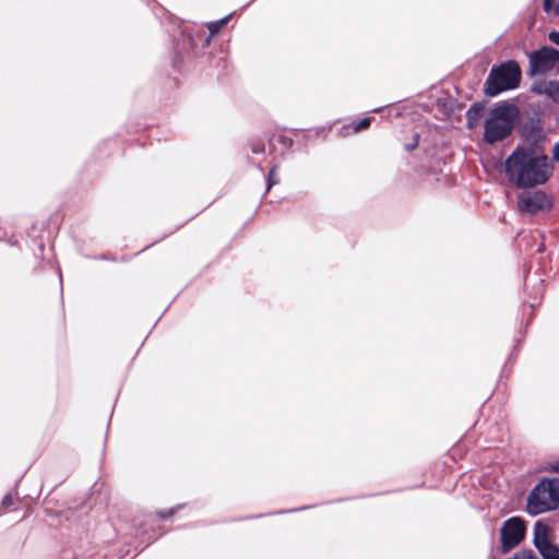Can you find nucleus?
I'll return each instance as SVG.
<instances>
[{
  "label": "nucleus",
  "mask_w": 559,
  "mask_h": 559,
  "mask_svg": "<svg viewBox=\"0 0 559 559\" xmlns=\"http://www.w3.org/2000/svg\"><path fill=\"white\" fill-rule=\"evenodd\" d=\"M552 167L546 155L534 150L518 147L504 162V173L510 183L526 189L545 183Z\"/></svg>",
  "instance_id": "nucleus-1"
},
{
  "label": "nucleus",
  "mask_w": 559,
  "mask_h": 559,
  "mask_svg": "<svg viewBox=\"0 0 559 559\" xmlns=\"http://www.w3.org/2000/svg\"><path fill=\"white\" fill-rule=\"evenodd\" d=\"M518 117L519 110L514 105L502 103L492 107L485 118V142L493 144L509 136Z\"/></svg>",
  "instance_id": "nucleus-2"
},
{
  "label": "nucleus",
  "mask_w": 559,
  "mask_h": 559,
  "mask_svg": "<svg viewBox=\"0 0 559 559\" xmlns=\"http://www.w3.org/2000/svg\"><path fill=\"white\" fill-rule=\"evenodd\" d=\"M559 504V481L557 479H543L530 493L526 510L532 515H537Z\"/></svg>",
  "instance_id": "nucleus-3"
},
{
  "label": "nucleus",
  "mask_w": 559,
  "mask_h": 559,
  "mask_svg": "<svg viewBox=\"0 0 559 559\" xmlns=\"http://www.w3.org/2000/svg\"><path fill=\"white\" fill-rule=\"evenodd\" d=\"M521 80V69L514 61L492 68L486 81V93L496 96L507 90L515 88Z\"/></svg>",
  "instance_id": "nucleus-4"
},
{
  "label": "nucleus",
  "mask_w": 559,
  "mask_h": 559,
  "mask_svg": "<svg viewBox=\"0 0 559 559\" xmlns=\"http://www.w3.org/2000/svg\"><path fill=\"white\" fill-rule=\"evenodd\" d=\"M559 62V51L550 47H543L530 55L531 76L545 75L554 70Z\"/></svg>",
  "instance_id": "nucleus-5"
},
{
  "label": "nucleus",
  "mask_w": 559,
  "mask_h": 559,
  "mask_svg": "<svg viewBox=\"0 0 559 559\" xmlns=\"http://www.w3.org/2000/svg\"><path fill=\"white\" fill-rule=\"evenodd\" d=\"M534 545L544 559H559V548L555 545V532L537 521L534 526Z\"/></svg>",
  "instance_id": "nucleus-6"
},
{
  "label": "nucleus",
  "mask_w": 559,
  "mask_h": 559,
  "mask_svg": "<svg viewBox=\"0 0 559 559\" xmlns=\"http://www.w3.org/2000/svg\"><path fill=\"white\" fill-rule=\"evenodd\" d=\"M526 525L521 518L507 520L500 530L502 551L507 552L518 546L524 539Z\"/></svg>",
  "instance_id": "nucleus-7"
},
{
  "label": "nucleus",
  "mask_w": 559,
  "mask_h": 559,
  "mask_svg": "<svg viewBox=\"0 0 559 559\" xmlns=\"http://www.w3.org/2000/svg\"><path fill=\"white\" fill-rule=\"evenodd\" d=\"M548 199L543 192H523L519 197L518 209L524 213H536L548 206Z\"/></svg>",
  "instance_id": "nucleus-8"
},
{
  "label": "nucleus",
  "mask_w": 559,
  "mask_h": 559,
  "mask_svg": "<svg viewBox=\"0 0 559 559\" xmlns=\"http://www.w3.org/2000/svg\"><path fill=\"white\" fill-rule=\"evenodd\" d=\"M534 91L547 95L555 102H557L559 97V85L554 81H540L534 85Z\"/></svg>",
  "instance_id": "nucleus-9"
},
{
  "label": "nucleus",
  "mask_w": 559,
  "mask_h": 559,
  "mask_svg": "<svg viewBox=\"0 0 559 559\" xmlns=\"http://www.w3.org/2000/svg\"><path fill=\"white\" fill-rule=\"evenodd\" d=\"M544 9L548 13H554V15L559 14V3L557 0H544Z\"/></svg>",
  "instance_id": "nucleus-10"
},
{
  "label": "nucleus",
  "mask_w": 559,
  "mask_h": 559,
  "mask_svg": "<svg viewBox=\"0 0 559 559\" xmlns=\"http://www.w3.org/2000/svg\"><path fill=\"white\" fill-rule=\"evenodd\" d=\"M508 559H538L532 550H521Z\"/></svg>",
  "instance_id": "nucleus-11"
},
{
  "label": "nucleus",
  "mask_w": 559,
  "mask_h": 559,
  "mask_svg": "<svg viewBox=\"0 0 559 559\" xmlns=\"http://www.w3.org/2000/svg\"><path fill=\"white\" fill-rule=\"evenodd\" d=\"M228 17H224L219 21L213 22L209 25V29L211 34H215L219 32V29L226 24Z\"/></svg>",
  "instance_id": "nucleus-12"
},
{
  "label": "nucleus",
  "mask_w": 559,
  "mask_h": 559,
  "mask_svg": "<svg viewBox=\"0 0 559 559\" xmlns=\"http://www.w3.org/2000/svg\"><path fill=\"white\" fill-rule=\"evenodd\" d=\"M276 170H277L276 166L272 167V169L270 170L267 189H270L273 185L278 182V179L276 178Z\"/></svg>",
  "instance_id": "nucleus-13"
},
{
  "label": "nucleus",
  "mask_w": 559,
  "mask_h": 559,
  "mask_svg": "<svg viewBox=\"0 0 559 559\" xmlns=\"http://www.w3.org/2000/svg\"><path fill=\"white\" fill-rule=\"evenodd\" d=\"M370 126V118H364L356 127L355 131L358 132L360 130L367 129Z\"/></svg>",
  "instance_id": "nucleus-14"
},
{
  "label": "nucleus",
  "mask_w": 559,
  "mask_h": 559,
  "mask_svg": "<svg viewBox=\"0 0 559 559\" xmlns=\"http://www.w3.org/2000/svg\"><path fill=\"white\" fill-rule=\"evenodd\" d=\"M549 38L552 43H555L556 45H559V33L558 32H551L549 34Z\"/></svg>",
  "instance_id": "nucleus-15"
},
{
  "label": "nucleus",
  "mask_w": 559,
  "mask_h": 559,
  "mask_svg": "<svg viewBox=\"0 0 559 559\" xmlns=\"http://www.w3.org/2000/svg\"><path fill=\"white\" fill-rule=\"evenodd\" d=\"M554 158L559 160V143H556L552 147Z\"/></svg>",
  "instance_id": "nucleus-16"
},
{
  "label": "nucleus",
  "mask_w": 559,
  "mask_h": 559,
  "mask_svg": "<svg viewBox=\"0 0 559 559\" xmlns=\"http://www.w3.org/2000/svg\"><path fill=\"white\" fill-rule=\"evenodd\" d=\"M2 504H3L4 507H9V506H11V504H12V498H11L10 496H5V497L3 498V500H2Z\"/></svg>",
  "instance_id": "nucleus-17"
},
{
  "label": "nucleus",
  "mask_w": 559,
  "mask_h": 559,
  "mask_svg": "<svg viewBox=\"0 0 559 559\" xmlns=\"http://www.w3.org/2000/svg\"><path fill=\"white\" fill-rule=\"evenodd\" d=\"M416 145H417V142H415L412 146L407 147V150H412V148L416 147Z\"/></svg>",
  "instance_id": "nucleus-18"
}]
</instances>
